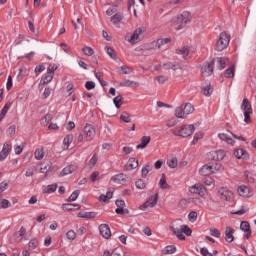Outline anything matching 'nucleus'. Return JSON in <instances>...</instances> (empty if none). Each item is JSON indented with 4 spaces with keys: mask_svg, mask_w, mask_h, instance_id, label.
<instances>
[{
    "mask_svg": "<svg viewBox=\"0 0 256 256\" xmlns=\"http://www.w3.org/2000/svg\"><path fill=\"white\" fill-rule=\"evenodd\" d=\"M169 229L180 241H185V235L191 237V233H193L189 226L183 225V220L181 219L174 220L170 224Z\"/></svg>",
    "mask_w": 256,
    "mask_h": 256,
    "instance_id": "1",
    "label": "nucleus"
},
{
    "mask_svg": "<svg viewBox=\"0 0 256 256\" xmlns=\"http://www.w3.org/2000/svg\"><path fill=\"white\" fill-rule=\"evenodd\" d=\"M187 23H191V12L184 11L175 19L174 27L176 31H181V29H185V27H187Z\"/></svg>",
    "mask_w": 256,
    "mask_h": 256,
    "instance_id": "2",
    "label": "nucleus"
},
{
    "mask_svg": "<svg viewBox=\"0 0 256 256\" xmlns=\"http://www.w3.org/2000/svg\"><path fill=\"white\" fill-rule=\"evenodd\" d=\"M193 133H195V126L193 124H185L173 130V134L176 135V137H191Z\"/></svg>",
    "mask_w": 256,
    "mask_h": 256,
    "instance_id": "3",
    "label": "nucleus"
},
{
    "mask_svg": "<svg viewBox=\"0 0 256 256\" xmlns=\"http://www.w3.org/2000/svg\"><path fill=\"white\" fill-rule=\"evenodd\" d=\"M231 42V36L227 32H222L216 42V51H224L226 47H229Z\"/></svg>",
    "mask_w": 256,
    "mask_h": 256,
    "instance_id": "4",
    "label": "nucleus"
},
{
    "mask_svg": "<svg viewBox=\"0 0 256 256\" xmlns=\"http://www.w3.org/2000/svg\"><path fill=\"white\" fill-rule=\"evenodd\" d=\"M242 111H244V121L245 123H251V113H253V108L251 107V102L247 98L243 99L241 105Z\"/></svg>",
    "mask_w": 256,
    "mask_h": 256,
    "instance_id": "5",
    "label": "nucleus"
},
{
    "mask_svg": "<svg viewBox=\"0 0 256 256\" xmlns=\"http://www.w3.org/2000/svg\"><path fill=\"white\" fill-rule=\"evenodd\" d=\"M218 195L220 196V199H222V201H228V203H233L235 201V194L228 188H219Z\"/></svg>",
    "mask_w": 256,
    "mask_h": 256,
    "instance_id": "6",
    "label": "nucleus"
},
{
    "mask_svg": "<svg viewBox=\"0 0 256 256\" xmlns=\"http://www.w3.org/2000/svg\"><path fill=\"white\" fill-rule=\"evenodd\" d=\"M145 31V27H140L136 29L130 37L126 36V41H128V43H131V45L139 43V41H141V35L144 34Z\"/></svg>",
    "mask_w": 256,
    "mask_h": 256,
    "instance_id": "7",
    "label": "nucleus"
},
{
    "mask_svg": "<svg viewBox=\"0 0 256 256\" xmlns=\"http://www.w3.org/2000/svg\"><path fill=\"white\" fill-rule=\"evenodd\" d=\"M219 139L221 141H225L228 145H235V140L234 139H239V141H245V138L243 136L238 137L235 134H227V133H220L218 135ZM234 137V139H233Z\"/></svg>",
    "mask_w": 256,
    "mask_h": 256,
    "instance_id": "8",
    "label": "nucleus"
},
{
    "mask_svg": "<svg viewBox=\"0 0 256 256\" xmlns=\"http://www.w3.org/2000/svg\"><path fill=\"white\" fill-rule=\"evenodd\" d=\"M159 201V195H152L144 204L140 205V211H145V209H153Z\"/></svg>",
    "mask_w": 256,
    "mask_h": 256,
    "instance_id": "9",
    "label": "nucleus"
},
{
    "mask_svg": "<svg viewBox=\"0 0 256 256\" xmlns=\"http://www.w3.org/2000/svg\"><path fill=\"white\" fill-rule=\"evenodd\" d=\"M188 191L192 195H199L200 197H205V194L207 193V190L203 184H194L189 187Z\"/></svg>",
    "mask_w": 256,
    "mask_h": 256,
    "instance_id": "10",
    "label": "nucleus"
},
{
    "mask_svg": "<svg viewBox=\"0 0 256 256\" xmlns=\"http://www.w3.org/2000/svg\"><path fill=\"white\" fill-rule=\"evenodd\" d=\"M237 193L243 199H249V197H253V190L247 185H240L237 189Z\"/></svg>",
    "mask_w": 256,
    "mask_h": 256,
    "instance_id": "11",
    "label": "nucleus"
},
{
    "mask_svg": "<svg viewBox=\"0 0 256 256\" xmlns=\"http://www.w3.org/2000/svg\"><path fill=\"white\" fill-rule=\"evenodd\" d=\"M111 181L117 185H127L129 183V176L124 173L116 174L111 177Z\"/></svg>",
    "mask_w": 256,
    "mask_h": 256,
    "instance_id": "12",
    "label": "nucleus"
},
{
    "mask_svg": "<svg viewBox=\"0 0 256 256\" xmlns=\"http://www.w3.org/2000/svg\"><path fill=\"white\" fill-rule=\"evenodd\" d=\"M84 135H85L87 141H93V139H95V135H96L95 126H93L91 124H87L84 127Z\"/></svg>",
    "mask_w": 256,
    "mask_h": 256,
    "instance_id": "13",
    "label": "nucleus"
},
{
    "mask_svg": "<svg viewBox=\"0 0 256 256\" xmlns=\"http://www.w3.org/2000/svg\"><path fill=\"white\" fill-rule=\"evenodd\" d=\"M98 229H99V233L103 237V239H111V228H109V225L100 224Z\"/></svg>",
    "mask_w": 256,
    "mask_h": 256,
    "instance_id": "14",
    "label": "nucleus"
},
{
    "mask_svg": "<svg viewBox=\"0 0 256 256\" xmlns=\"http://www.w3.org/2000/svg\"><path fill=\"white\" fill-rule=\"evenodd\" d=\"M214 63H216V67L219 71H223V69L229 65V58L218 57L214 60Z\"/></svg>",
    "mask_w": 256,
    "mask_h": 256,
    "instance_id": "15",
    "label": "nucleus"
},
{
    "mask_svg": "<svg viewBox=\"0 0 256 256\" xmlns=\"http://www.w3.org/2000/svg\"><path fill=\"white\" fill-rule=\"evenodd\" d=\"M201 73L203 77H211L213 75V64L211 63H205L201 67Z\"/></svg>",
    "mask_w": 256,
    "mask_h": 256,
    "instance_id": "16",
    "label": "nucleus"
},
{
    "mask_svg": "<svg viewBox=\"0 0 256 256\" xmlns=\"http://www.w3.org/2000/svg\"><path fill=\"white\" fill-rule=\"evenodd\" d=\"M11 151V143L6 142L3 145L2 151L0 152V161H5L9 156V152Z\"/></svg>",
    "mask_w": 256,
    "mask_h": 256,
    "instance_id": "17",
    "label": "nucleus"
},
{
    "mask_svg": "<svg viewBox=\"0 0 256 256\" xmlns=\"http://www.w3.org/2000/svg\"><path fill=\"white\" fill-rule=\"evenodd\" d=\"M241 231L244 232V237L249 239L251 237V227L249 226V222L242 221L240 224Z\"/></svg>",
    "mask_w": 256,
    "mask_h": 256,
    "instance_id": "18",
    "label": "nucleus"
},
{
    "mask_svg": "<svg viewBox=\"0 0 256 256\" xmlns=\"http://www.w3.org/2000/svg\"><path fill=\"white\" fill-rule=\"evenodd\" d=\"M162 69H164V71H169V69H172V71H177L181 69V65L177 62H166L162 65Z\"/></svg>",
    "mask_w": 256,
    "mask_h": 256,
    "instance_id": "19",
    "label": "nucleus"
},
{
    "mask_svg": "<svg viewBox=\"0 0 256 256\" xmlns=\"http://www.w3.org/2000/svg\"><path fill=\"white\" fill-rule=\"evenodd\" d=\"M125 200H116V206L118 207L115 212L117 215H123L124 213H127V210H125Z\"/></svg>",
    "mask_w": 256,
    "mask_h": 256,
    "instance_id": "20",
    "label": "nucleus"
},
{
    "mask_svg": "<svg viewBox=\"0 0 256 256\" xmlns=\"http://www.w3.org/2000/svg\"><path fill=\"white\" fill-rule=\"evenodd\" d=\"M233 233H235V229L231 227H226L225 241H227V243H233V241H235V237L233 236Z\"/></svg>",
    "mask_w": 256,
    "mask_h": 256,
    "instance_id": "21",
    "label": "nucleus"
},
{
    "mask_svg": "<svg viewBox=\"0 0 256 256\" xmlns=\"http://www.w3.org/2000/svg\"><path fill=\"white\" fill-rule=\"evenodd\" d=\"M234 155L236 159H249V152L241 148L236 149L234 151Z\"/></svg>",
    "mask_w": 256,
    "mask_h": 256,
    "instance_id": "22",
    "label": "nucleus"
},
{
    "mask_svg": "<svg viewBox=\"0 0 256 256\" xmlns=\"http://www.w3.org/2000/svg\"><path fill=\"white\" fill-rule=\"evenodd\" d=\"M177 55H181L183 59H189L191 57V50L189 47H183L181 49H176Z\"/></svg>",
    "mask_w": 256,
    "mask_h": 256,
    "instance_id": "23",
    "label": "nucleus"
},
{
    "mask_svg": "<svg viewBox=\"0 0 256 256\" xmlns=\"http://www.w3.org/2000/svg\"><path fill=\"white\" fill-rule=\"evenodd\" d=\"M139 167V160L136 158H130L127 162L126 169L127 171H133Z\"/></svg>",
    "mask_w": 256,
    "mask_h": 256,
    "instance_id": "24",
    "label": "nucleus"
},
{
    "mask_svg": "<svg viewBox=\"0 0 256 256\" xmlns=\"http://www.w3.org/2000/svg\"><path fill=\"white\" fill-rule=\"evenodd\" d=\"M210 171L212 174L223 173V171H225V168L221 163H214L210 164Z\"/></svg>",
    "mask_w": 256,
    "mask_h": 256,
    "instance_id": "25",
    "label": "nucleus"
},
{
    "mask_svg": "<svg viewBox=\"0 0 256 256\" xmlns=\"http://www.w3.org/2000/svg\"><path fill=\"white\" fill-rule=\"evenodd\" d=\"M149 143H151V136H143L140 139V144L136 146V149H145Z\"/></svg>",
    "mask_w": 256,
    "mask_h": 256,
    "instance_id": "26",
    "label": "nucleus"
},
{
    "mask_svg": "<svg viewBox=\"0 0 256 256\" xmlns=\"http://www.w3.org/2000/svg\"><path fill=\"white\" fill-rule=\"evenodd\" d=\"M77 217L80 219H95V217H97V212H79Z\"/></svg>",
    "mask_w": 256,
    "mask_h": 256,
    "instance_id": "27",
    "label": "nucleus"
},
{
    "mask_svg": "<svg viewBox=\"0 0 256 256\" xmlns=\"http://www.w3.org/2000/svg\"><path fill=\"white\" fill-rule=\"evenodd\" d=\"M139 82L126 79L120 83V87H139Z\"/></svg>",
    "mask_w": 256,
    "mask_h": 256,
    "instance_id": "28",
    "label": "nucleus"
},
{
    "mask_svg": "<svg viewBox=\"0 0 256 256\" xmlns=\"http://www.w3.org/2000/svg\"><path fill=\"white\" fill-rule=\"evenodd\" d=\"M191 203V200L187 199V198H181L178 201V209H187V207H189Z\"/></svg>",
    "mask_w": 256,
    "mask_h": 256,
    "instance_id": "29",
    "label": "nucleus"
},
{
    "mask_svg": "<svg viewBox=\"0 0 256 256\" xmlns=\"http://www.w3.org/2000/svg\"><path fill=\"white\" fill-rule=\"evenodd\" d=\"M185 108H183V105L176 108L175 115L178 119H187V116L185 115Z\"/></svg>",
    "mask_w": 256,
    "mask_h": 256,
    "instance_id": "30",
    "label": "nucleus"
},
{
    "mask_svg": "<svg viewBox=\"0 0 256 256\" xmlns=\"http://www.w3.org/2000/svg\"><path fill=\"white\" fill-rule=\"evenodd\" d=\"M75 207L77 210L81 209V205L79 204H63L62 205L63 211H75Z\"/></svg>",
    "mask_w": 256,
    "mask_h": 256,
    "instance_id": "31",
    "label": "nucleus"
},
{
    "mask_svg": "<svg viewBox=\"0 0 256 256\" xmlns=\"http://www.w3.org/2000/svg\"><path fill=\"white\" fill-rule=\"evenodd\" d=\"M200 175H203L204 177L207 175H211V166L210 164H205L202 166L199 170Z\"/></svg>",
    "mask_w": 256,
    "mask_h": 256,
    "instance_id": "32",
    "label": "nucleus"
},
{
    "mask_svg": "<svg viewBox=\"0 0 256 256\" xmlns=\"http://www.w3.org/2000/svg\"><path fill=\"white\" fill-rule=\"evenodd\" d=\"M167 165L170 167V169H176V167L179 165V161L176 157H170L167 159Z\"/></svg>",
    "mask_w": 256,
    "mask_h": 256,
    "instance_id": "33",
    "label": "nucleus"
},
{
    "mask_svg": "<svg viewBox=\"0 0 256 256\" xmlns=\"http://www.w3.org/2000/svg\"><path fill=\"white\" fill-rule=\"evenodd\" d=\"M182 107L184 108V114L186 117L195 111V107H193L191 103H186L185 105H182Z\"/></svg>",
    "mask_w": 256,
    "mask_h": 256,
    "instance_id": "34",
    "label": "nucleus"
},
{
    "mask_svg": "<svg viewBox=\"0 0 256 256\" xmlns=\"http://www.w3.org/2000/svg\"><path fill=\"white\" fill-rule=\"evenodd\" d=\"M177 251V248L173 245L166 246L163 250L162 253L163 255H173Z\"/></svg>",
    "mask_w": 256,
    "mask_h": 256,
    "instance_id": "35",
    "label": "nucleus"
},
{
    "mask_svg": "<svg viewBox=\"0 0 256 256\" xmlns=\"http://www.w3.org/2000/svg\"><path fill=\"white\" fill-rule=\"evenodd\" d=\"M227 155V153H225V150H218L216 152H214V159H216L217 161H223V159H225V156Z\"/></svg>",
    "mask_w": 256,
    "mask_h": 256,
    "instance_id": "36",
    "label": "nucleus"
},
{
    "mask_svg": "<svg viewBox=\"0 0 256 256\" xmlns=\"http://www.w3.org/2000/svg\"><path fill=\"white\" fill-rule=\"evenodd\" d=\"M51 81H53V74L46 73L42 77L40 83H41V85H47L48 83H51Z\"/></svg>",
    "mask_w": 256,
    "mask_h": 256,
    "instance_id": "37",
    "label": "nucleus"
},
{
    "mask_svg": "<svg viewBox=\"0 0 256 256\" xmlns=\"http://www.w3.org/2000/svg\"><path fill=\"white\" fill-rule=\"evenodd\" d=\"M34 157L37 159V161H41V159H44L45 157V151H43V148H38L34 152Z\"/></svg>",
    "mask_w": 256,
    "mask_h": 256,
    "instance_id": "38",
    "label": "nucleus"
},
{
    "mask_svg": "<svg viewBox=\"0 0 256 256\" xmlns=\"http://www.w3.org/2000/svg\"><path fill=\"white\" fill-rule=\"evenodd\" d=\"M73 143V135L68 134L63 140L64 149H69V145Z\"/></svg>",
    "mask_w": 256,
    "mask_h": 256,
    "instance_id": "39",
    "label": "nucleus"
},
{
    "mask_svg": "<svg viewBox=\"0 0 256 256\" xmlns=\"http://www.w3.org/2000/svg\"><path fill=\"white\" fill-rule=\"evenodd\" d=\"M105 51L113 61H117V54H115V50L113 48L106 46Z\"/></svg>",
    "mask_w": 256,
    "mask_h": 256,
    "instance_id": "40",
    "label": "nucleus"
},
{
    "mask_svg": "<svg viewBox=\"0 0 256 256\" xmlns=\"http://www.w3.org/2000/svg\"><path fill=\"white\" fill-rule=\"evenodd\" d=\"M110 21L113 23V25H119V22L123 21V14H115L111 17Z\"/></svg>",
    "mask_w": 256,
    "mask_h": 256,
    "instance_id": "41",
    "label": "nucleus"
},
{
    "mask_svg": "<svg viewBox=\"0 0 256 256\" xmlns=\"http://www.w3.org/2000/svg\"><path fill=\"white\" fill-rule=\"evenodd\" d=\"M112 197H113V191L109 190V191L106 193V195L101 194V195L99 196V201H103V202L105 203V202L109 201V199H112Z\"/></svg>",
    "mask_w": 256,
    "mask_h": 256,
    "instance_id": "42",
    "label": "nucleus"
},
{
    "mask_svg": "<svg viewBox=\"0 0 256 256\" xmlns=\"http://www.w3.org/2000/svg\"><path fill=\"white\" fill-rule=\"evenodd\" d=\"M170 41L171 38H160L156 41V47H158V49H161L163 45H167Z\"/></svg>",
    "mask_w": 256,
    "mask_h": 256,
    "instance_id": "43",
    "label": "nucleus"
},
{
    "mask_svg": "<svg viewBox=\"0 0 256 256\" xmlns=\"http://www.w3.org/2000/svg\"><path fill=\"white\" fill-rule=\"evenodd\" d=\"M57 191V184H50L46 188L43 189V193H55Z\"/></svg>",
    "mask_w": 256,
    "mask_h": 256,
    "instance_id": "44",
    "label": "nucleus"
},
{
    "mask_svg": "<svg viewBox=\"0 0 256 256\" xmlns=\"http://www.w3.org/2000/svg\"><path fill=\"white\" fill-rule=\"evenodd\" d=\"M202 91L206 97H210V95L213 93V86H211V84H206Z\"/></svg>",
    "mask_w": 256,
    "mask_h": 256,
    "instance_id": "45",
    "label": "nucleus"
},
{
    "mask_svg": "<svg viewBox=\"0 0 256 256\" xmlns=\"http://www.w3.org/2000/svg\"><path fill=\"white\" fill-rule=\"evenodd\" d=\"M153 171V165L151 164H146L143 168H142V177H147V175H149V172Z\"/></svg>",
    "mask_w": 256,
    "mask_h": 256,
    "instance_id": "46",
    "label": "nucleus"
},
{
    "mask_svg": "<svg viewBox=\"0 0 256 256\" xmlns=\"http://www.w3.org/2000/svg\"><path fill=\"white\" fill-rule=\"evenodd\" d=\"M53 119V115L51 114H46L40 121V124L43 127H47V124Z\"/></svg>",
    "mask_w": 256,
    "mask_h": 256,
    "instance_id": "47",
    "label": "nucleus"
},
{
    "mask_svg": "<svg viewBox=\"0 0 256 256\" xmlns=\"http://www.w3.org/2000/svg\"><path fill=\"white\" fill-rule=\"evenodd\" d=\"M159 185L161 189H169V184H167V179L165 177V174H162L160 181H159Z\"/></svg>",
    "mask_w": 256,
    "mask_h": 256,
    "instance_id": "48",
    "label": "nucleus"
},
{
    "mask_svg": "<svg viewBox=\"0 0 256 256\" xmlns=\"http://www.w3.org/2000/svg\"><path fill=\"white\" fill-rule=\"evenodd\" d=\"M25 233H26L25 228L21 227L15 235V241L16 242L21 241L23 239V237L25 236Z\"/></svg>",
    "mask_w": 256,
    "mask_h": 256,
    "instance_id": "49",
    "label": "nucleus"
},
{
    "mask_svg": "<svg viewBox=\"0 0 256 256\" xmlns=\"http://www.w3.org/2000/svg\"><path fill=\"white\" fill-rule=\"evenodd\" d=\"M113 103L116 109H119L123 105V96L118 95L113 99Z\"/></svg>",
    "mask_w": 256,
    "mask_h": 256,
    "instance_id": "50",
    "label": "nucleus"
},
{
    "mask_svg": "<svg viewBox=\"0 0 256 256\" xmlns=\"http://www.w3.org/2000/svg\"><path fill=\"white\" fill-rule=\"evenodd\" d=\"M73 171H75V167H73V166H68V167H65V168L61 171L60 175H61V177H65V175H71V173H73Z\"/></svg>",
    "mask_w": 256,
    "mask_h": 256,
    "instance_id": "51",
    "label": "nucleus"
},
{
    "mask_svg": "<svg viewBox=\"0 0 256 256\" xmlns=\"http://www.w3.org/2000/svg\"><path fill=\"white\" fill-rule=\"evenodd\" d=\"M11 107L10 103H6L3 107V109L0 112V121H3V119L5 118V115H7V111H9Z\"/></svg>",
    "mask_w": 256,
    "mask_h": 256,
    "instance_id": "52",
    "label": "nucleus"
},
{
    "mask_svg": "<svg viewBox=\"0 0 256 256\" xmlns=\"http://www.w3.org/2000/svg\"><path fill=\"white\" fill-rule=\"evenodd\" d=\"M9 207H11V202L0 197V209H9Z\"/></svg>",
    "mask_w": 256,
    "mask_h": 256,
    "instance_id": "53",
    "label": "nucleus"
},
{
    "mask_svg": "<svg viewBox=\"0 0 256 256\" xmlns=\"http://www.w3.org/2000/svg\"><path fill=\"white\" fill-rule=\"evenodd\" d=\"M198 217L199 215L197 214V211H191L188 214V221H190V223H195Z\"/></svg>",
    "mask_w": 256,
    "mask_h": 256,
    "instance_id": "54",
    "label": "nucleus"
},
{
    "mask_svg": "<svg viewBox=\"0 0 256 256\" xmlns=\"http://www.w3.org/2000/svg\"><path fill=\"white\" fill-rule=\"evenodd\" d=\"M120 71L123 75H131V73H133V68L129 66H121Z\"/></svg>",
    "mask_w": 256,
    "mask_h": 256,
    "instance_id": "55",
    "label": "nucleus"
},
{
    "mask_svg": "<svg viewBox=\"0 0 256 256\" xmlns=\"http://www.w3.org/2000/svg\"><path fill=\"white\" fill-rule=\"evenodd\" d=\"M102 256H121L118 249H114L112 251L106 250L104 251Z\"/></svg>",
    "mask_w": 256,
    "mask_h": 256,
    "instance_id": "56",
    "label": "nucleus"
},
{
    "mask_svg": "<svg viewBox=\"0 0 256 256\" xmlns=\"http://www.w3.org/2000/svg\"><path fill=\"white\" fill-rule=\"evenodd\" d=\"M79 199V190L74 191L69 198L67 199L68 203H71L73 201H77Z\"/></svg>",
    "mask_w": 256,
    "mask_h": 256,
    "instance_id": "57",
    "label": "nucleus"
},
{
    "mask_svg": "<svg viewBox=\"0 0 256 256\" xmlns=\"http://www.w3.org/2000/svg\"><path fill=\"white\" fill-rule=\"evenodd\" d=\"M84 55H87V57H91L94 53H95V50H93V48L89 47V46H85L83 49H82Z\"/></svg>",
    "mask_w": 256,
    "mask_h": 256,
    "instance_id": "58",
    "label": "nucleus"
},
{
    "mask_svg": "<svg viewBox=\"0 0 256 256\" xmlns=\"http://www.w3.org/2000/svg\"><path fill=\"white\" fill-rule=\"evenodd\" d=\"M225 77H235V66H231L225 71Z\"/></svg>",
    "mask_w": 256,
    "mask_h": 256,
    "instance_id": "59",
    "label": "nucleus"
},
{
    "mask_svg": "<svg viewBox=\"0 0 256 256\" xmlns=\"http://www.w3.org/2000/svg\"><path fill=\"white\" fill-rule=\"evenodd\" d=\"M76 237H77V233H75V231L73 230H69L66 233V238L68 239V241H75Z\"/></svg>",
    "mask_w": 256,
    "mask_h": 256,
    "instance_id": "60",
    "label": "nucleus"
},
{
    "mask_svg": "<svg viewBox=\"0 0 256 256\" xmlns=\"http://www.w3.org/2000/svg\"><path fill=\"white\" fill-rule=\"evenodd\" d=\"M120 121H123L124 123H131V116L129 113H123L120 115Z\"/></svg>",
    "mask_w": 256,
    "mask_h": 256,
    "instance_id": "61",
    "label": "nucleus"
},
{
    "mask_svg": "<svg viewBox=\"0 0 256 256\" xmlns=\"http://www.w3.org/2000/svg\"><path fill=\"white\" fill-rule=\"evenodd\" d=\"M98 159H99V158H97V154H94V155L92 156V158H91V159L89 160V162H88V167H91V168L95 167V165H97Z\"/></svg>",
    "mask_w": 256,
    "mask_h": 256,
    "instance_id": "62",
    "label": "nucleus"
},
{
    "mask_svg": "<svg viewBox=\"0 0 256 256\" xmlns=\"http://www.w3.org/2000/svg\"><path fill=\"white\" fill-rule=\"evenodd\" d=\"M202 137H203V133H201V132L196 133L192 140V145H197V143L199 142V140H201Z\"/></svg>",
    "mask_w": 256,
    "mask_h": 256,
    "instance_id": "63",
    "label": "nucleus"
},
{
    "mask_svg": "<svg viewBox=\"0 0 256 256\" xmlns=\"http://www.w3.org/2000/svg\"><path fill=\"white\" fill-rule=\"evenodd\" d=\"M135 186L138 189H145V187H147V185L145 184V181L142 180V179L137 180L136 183H135Z\"/></svg>",
    "mask_w": 256,
    "mask_h": 256,
    "instance_id": "64",
    "label": "nucleus"
}]
</instances>
